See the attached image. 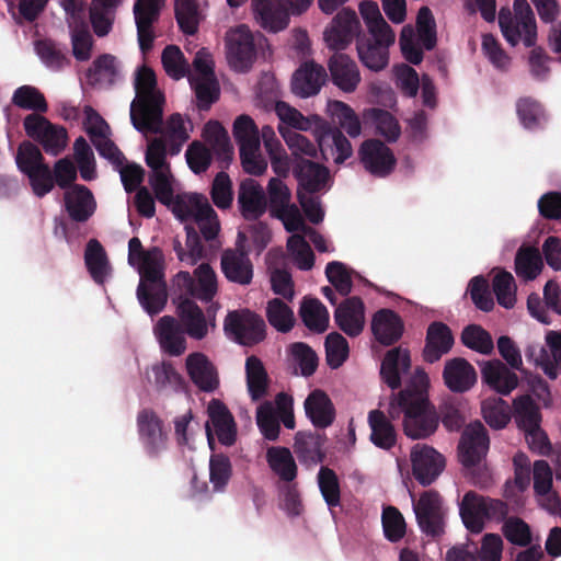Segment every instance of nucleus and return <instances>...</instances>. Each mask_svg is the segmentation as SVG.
<instances>
[{"mask_svg":"<svg viewBox=\"0 0 561 561\" xmlns=\"http://www.w3.org/2000/svg\"><path fill=\"white\" fill-rule=\"evenodd\" d=\"M136 96L130 104V121L144 135L162 131L161 138L169 142L170 156H176L190 138L192 124L180 114H173L162 130L164 96L157 88L154 72L144 66L135 79Z\"/></svg>","mask_w":561,"mask_h":561,"instance_id":"f257e3e1","label":"nucleus"},{"mask_svg":"<svg viewBox=\"0 0 561 561\" xmlns=\"http://www.w3.org/2000/svg\"><path fill=\"white\" fill-rule=\"evenodd\" d=\"M428 375L416 367L405 387L391 397L389 415L394 420L403 413V432L409 438L424 439L438 428L439 414L428 399Z\"/></svg>","mask_w":561,"mask_h":561,"instance_id":"f03ea898","label":"nucleus"},{"mask_svg":"<svg viewBox=\"0 0 561 561\" xmlns=\"http://www.w3.org/2000/svg\"><path fill=\"white\" fill-rule=\"evenodd\" d=\"M274 110L279 119L278 127L285 126L295 131L312 130L318 148L325 160L332 159L335 163L341 164L353 154L352 145L343 133L339 128L332 127L319 115L305 116L283 101H277Z\"/></svg>","mask_w":561,"mask_h":561,"instance_id":"7ed1b4c3","label":"nucleus"},{"mask_svg":"<svg viewBox=\"0 0 561 561\" xmlns=\"http://www.w3.org/2000/svg\"><path fill=\"white\" fill-rule=\"evenodd\" d=\"M161 61L167 75L175 80L188 75L199 107L208 108L218 99L219 85L214 72V59L206 48L196 53L191 72L181 49L175 45H169L163 49Z\"/></svg>","mask_w":561,"mask_h":561,"instance_id":"20e7f679","label":"nucleus"},{"mask_svg":"<svg viewBox=\"0 0 561 561\" xmlns=\"http://www.w3.org/2000/svg\"><path fill=\"white\" fill-rule=\"evenodd\" d=\"M267 192L272 216L279 219L284 228L293 233L286 245H323V237L306 226L299 208L291 203L289 188L280 179L272 178Z\"/></svg>","mask_w":561,"mask_h":561,"instance_id":"39448f33","label":"nucleus"},{"mask_svg":"<svg viewBox=\"0 0 561 561\" xmlns=\"http://www.w3.org/2000/svg\"><path fill=\"white\" fill-rule=\"evenodd\" d=\"M167 207L179 220L194 221L205 241H214L218 238L220 224L206 196L180 192Z\"/></svg>","mask_w":561,"mask_h":561,"instance_id":"423d86ee","label":"nucleus"},{"mask_svg":"<svg viewBox=\"0 0 561 561\" xmlns=\"http://www.w3.org/2000/svg\"><path fill=\"white\" fill-rule=\"evenodd\" d=\"M510 513L508 504L500 499L481 495L474 491L465 493L459 504V515L471 534H480L486 522L500 523Z\"/></svg>","mask_w":561,"mask_h":561,"instance_id":"0eeeda50","label":"nucleus"},{"mask_svg":"<svg viewBox=\"0 0 561 561\" xmlns=\"http://www.w3.org/2000/svg\"><path fill=\"white\" fill-rule=\"evenodd\" d=\"M501 32L511 46L523 43L534 47L537 43V23L535 14L526 0H514L513 10L502 9L499 14Z\"/></svg>","mask_w":561,"mask_h":561,"instance_id":"6e6552de","label":"nucleus"},{"mask_svg":"<svg viewBox=\"0 0 561 561\" xmlns=\"http://www.w3.org/2000/svg\"><path fill=\"white\" fill-rule=\"evenodd\" d=\"M65 208L70 222L65 218L55 219L54 233L68 243L77 242L75 237L76 224L85 222L94 213L96 204L91 191L80 184H75L64 194Z\"/></svg>","mask_w":561,"mask_h":561,"instance_id":"1a4fd4ad","label":"nucleus"},{"mask_svg":"<svg viewBox=\"0 0 561 561\" xmlns=\"http://www.w3.org/2000/svg\"><path fill=\"white\" fill-rule=\"evenodd\" d=\"M436 23L427 7L420 9L416 18V35L411 25L403 26L400 35V48L403 57L411 64L423 60V49L431 50L436 45Z\"/></svg>","mask_w":561,"mask_h":561,"instance_id":"9d476101","label":"nucleus"},{"mask_svg":"<svg viewBox=\"0 0 561 561\" xmlns=\"http://www.w3.org/2000/svg\"><path fill=\"white\" fill-rule=\"evenodd\" d=\"M413 512L420 530L431 538L445 534L447 510L442 495L435 490H427L416 500L411 493Z\"/></svg>","mask_w":561,"mask_h":561,"instance_id":"9b49d317","label":"nucleus"},{"mask_svg":"<svg viewBox=\"0 0 561 561\" xmlns=\"http://www.w3.org/2000/svg\"><path fill=\"white\" fill-rule=\"evenodd\" d=\"M196 278L188 272L181 271L173 278L174 302L183 297L208 302L218 291L217 276L207 263H202L195 271Z\"/></svg>","mask_w":561,"mask_h":561,"instance_id":"f8f14e48","label":"nucleus"},{"mask_svg":"<svg viewBox=\"0 0 561 561\" xmlns=\"http://www.w3.org/2000/svg\"><path fill=\"white\" fill-rule=\"evenodd\" d=\"M262 36L259 34L257 38ZM256 36L249 26L241 24L230 28L225 36L226 58L237 72L249 71L256 58Z\"/></svg>","mask_w":561,"mask_h":561,"instance_id":"ddd939ff","label":"nucleus"},{"mask_svg":"<svg viewBox=\"0 0 561 561\" xmlns=\"http://www.w3.org/2000/svg\"><path fill=\"white\" fill-rule=\"evenodd\" d=\"M227 335L244 346L261 343L266 336V324L261 316L249 309L229 311L224 321Z\"/></svg>","mask_w":561,"mask_h":561,"instance_id":"4468645a","label":"nucleus"},{"mask_svg":"<svg viewBox=\"0 0 561 561\" xmlns=\"http://www.w3.org/2000/svg\"><path fill=\"white\" fill-rule=\"evenodd\" d=\"M25 134L50 156H59L67 147L68 131L39 114H28L23 121Z\"/></svg>","mask_w":561,"mask_h":561,"instance_id":"2eb2a0df","label":"nucleus"},{"mask_svg":"<svg viewBox=\"0 0 561 561\" xmlns=\"http://www.w3.org/2000/svg\"><path fill=\"white\" fill-rule=\"evenodd\" d=\"M139 440L150 457L159 456L168 446V431L160 416L149 408L141 409L136 417Z\"/></svg>","mask_w":561,"mask_h":561,"instance_id":"dca6fc26","label":"nucleus"},{"mask_svg":"<svg viewBox=\"0 0 561 561\" xmlns=\"http://www.w3.org/2000/svg\"><path fill=\"white\" fill-rule=\"evenodd\" d=\"M208 422L205 430L210 449H215L213 432L218 442L225 446H232L237 440V424L232 413L219 399H211L207 407Z\"/></svg>","mask_w":561,"mask_h":561,"instance_id":"f3484780","label":"nucleus"},{"mask_svg":"<svg viewBox=\"0 0 561 561\" xmlns=\"http://www.w3.org/2000/svg\"><path fill=\"white\" fill-rule=\"evenodd\" d=\"M411 462L413 477L423 486L432 484L445 468L443 455L425 444L412 448Z\"/></svg>","mask_w":561,"mask_h":561,"instance_id":"a211bd4d","label":"nucleus"},{"mask_svg":"<svg viewBox=\"0 0 561 561\" xmlns=\"http://www.w3.org/2000/svg\"><path fill=\"white\" fill-rule=\"evenodd\" d=\"M358 156L364 169L378 178L390 174L397 163L392 150L377 139L365 140L358 149Z\"/></svg>","mask_w":561,"mask_h":561,"instance_id":"6ab92c4d","label":"nucleus"},{"mask_svg":"<svg viewBox=\"0 0 561 561\" xmlns=\"http://www.w3.org/2000/svg\"><path fill=\"white\" fill-rule=\"evenodd\" d=\"M489 435L479 421L466 426L459 442L460 461L467 467H473L483 459L489 450Z\"/></svg>","mask_w":561,"mask_h":561,"instance_id":"aec40b11","label":"nucleus"},{"mask_svg":"<svg viewBox=\"0 0 561 561\" xmlns=\"http://www.w3.org/2000/svg\"><path fill=\"white\" fill-rule=\"evenodd\" d=\"M251 10L256 24L271 33L285 30L290 21L291 12L279 0H251Z\"/></svg>","mask_w":561,"mask_h":561,"instance_id":"412c9836","label":"nucleus"},{"mask_svg":"<svg viewBox=\"0 0 561 561\" xmlns=\"http://www.w3.org/2000/svg\"><path fill=\"white\" fill-rule=\"evenodd\" d=\"M161 0H136L134 16L139 47L142 53L152 48L157 37L154 23L158 21Z\"/></svg>","mask_w":561,"mask_h":561,"instance_id":"4be33fe9","label":"nucleus"},{"mask_svg":"<svg viewBox=\"0 0 561 561\" xmlns=\"http://www.w3.org/2000/svg\"><path fill=\"white\" fill-rule=\"evenodd\" d=\"M128 262L139 273V282L164 278V255L160 248H128Z\"/></svg>","mask_w":561,"mask_h":561,"instance_id":"5701e85b","label":"nucleus"},{"mask_svg":"<svg viewBox=\"0 0 561 561\" xmlns=\"http://www.w3.org/2000/svg\"><path fill=\"white\" fill-rule=\"evenodd\" d=\"M225 277L242 286L250 285L253 279V264L245 248H227L220 260Z\"/></svg>","mask_w":561,"mask_h":561,"instance_id":"b1692460","label":"nucleus"},{"mask_svg":"<svg viewBox=\"0 0 561 561\" xmlns=\"http://www.w3.org/2000/svg\"><path fill=\"white\" fill-rule=\"evenodd\" d=\"M238 208L247 220H256L267 209V198L263 186L253 179L243 180L238 188Z\"/></svg>","mask_w":561,"mask_h":561,"instance_id":"393cba45","label":"nucleus"},{"mask_svg":"<svg viewBox=\"0 0 561 561\" xmlns=\"http://www.w3.org/2000/svg\"><path fill=\"white\" fill-rule=\"evenodd\" d=\"M412 366L411 354L408 348L396 346L386 352L380 365V378L391 390L400 389L402 376L407 375Z\"/></svg>","mask_w":561,"mask_h":561,"instance_id":"a878e982","label":"nucleus"},{"mask_svg":"<svg viewBox=\"0 0 561 561\" xmlns=\"http://www.w3.org/2000/svg\"><path fill=\"white\" fill-rule=\"evenodd\" d=\"M455 339L450 328L442 322L434 321L428 324L425 336V345L422 351L423 360L428 364L438 362L453 348Z\"/></svg>","mask_w":561,"mask_h":561,"instance_id":"bb28decb","label":"nucleus"},{"mask_svg":"<svg viewBox=\"0 0 561 561\" xmlns=\"http://www.w3.org/2000/svg\"><path fill=\"white\" fill-rule=\"evenodd\" d=\"M160 348L169 356H181L186 351L185 332L172 316L161 317L153 328Z\"/></svg>","mask_w":561,"mask_h":561,"instance_id":"cd10ccee","label":"nucleus"},{"mask_svg":"<svg viewBox=\"0 0 561 561\" xmlns=\"http://www.w3.org/2000/svg\"><path fill=\"white\" fill-rule=\"evenodd\" d=\"M334 321L346 335L358 336L365 327V305L362 298L353 296L341 302L334 311Z\"/></svg>","mask_w":561,"mask_h":561,"instance_id":"c85d7f7f","label":"nucleus"},{"mask_svg":"<svg viewBox=\"0 0 561 561\" xmlns=\"http://www.w3.org/2000/svg\"><path fill=\"white\" fill-rule=\"evenodd\" d=\"M330 77L344 93H353L360 83V71L356 62L345 54H334L328 61Z\"/></svg>","mask_w":561,"mask_h":561,"instance_id":"c756f323","label":"nucleus"},{"mask_svg":"<svg viewBox=\"0 0 561 561\" xmlns=\"http://www.w3.org/2000/svg\"><path fill=\"white\" fill-rule=\"evenodd\" d=\"M443 379L451 392L463 393L477 382V373L467 359L455 357L445 363Z\"/></svg>","mask_w":561,"mask_h":561,"instance_id":"7c9ffc66","label":"nucleus"},{"mask_svg":"<svg viewBox=\"0 0 561 561\" xmlns=\"http://www.w3.org/2000/svg\"><path fill=\"white\" fill-rule=\"evenodd\" d=\"M325 80V69L313 61H307L294 73L291 90L299 98H310L319 93Z\"/></svg>","mask_w":561,"mask_h":561,"instance_id":"2f4dec72","label":"nucleus"},{"mask_svg":"<svg viewBox=\"0 0 561 561\" xmlns=\"http://www.w3.org/2000/svg\"><path fill=\"white\" fill-rule=\"evenodd\" d=\"M178 322L182 330L194 340H203L208 334L207 320L199 306L188 297L176 304Z\"/></svg>","mask_w":561,"mask_h":561,"instance_id":"473e14b6","label":"nucleus"},{"mask_svg":"<svg viewBox=\"0 0 561 561\" xmlns=\"http://www.w3.org/2000/svg\"><path fill=\"white\" fill-rule=\"evenodd\" d=\"M404 324L401 317L391 309H380L371 319V332L377 342L385 346L396 344L402 336Z\"/></svg>","mask_w":561,"mask_h":561,"instance_id":"72a5a7b5","label":"nucleus"},{"mask_svg":"<svg viewBox=\"0 0 561 561\" xmlns=\"http://www.w3.org/2000/svg\"><path fill=\"white\" fill-rule=\"evenodd\" d=\"M306 416L316 428H327L335 420L336 411L330 397L321 389L312 390L304 402Z\"/></svg>","mask_w":561,"mask_h":561,"instance_id":"f704fd0d","label":"nucleus"},{"mask_svg":"<svg viewBox=\"0 0 561 561\" xmlns=\"http://www.w3.org/2000/svg\"><path fill=\"white\" fill-rule=\"evenodd\" d=\"M185 364L191 380L199 390L213 392L218 388L216 368L205 354L192 353L186 357Z\"/></svg>","mask_w":561,"mask_h":561,"instance_id":"c9c22d12","label":"nucleus"},{"mask_svg":"<svg viewBox=\"0 0 561 561\" xmlns=\"http://www.w3.org/2000/svg\"><path fill=\"white\" fill-rule=\"evenodd\" d=\"M481 378L491 389L502 396L510 394L518 386V377L500 359L483 363Z\"/></svg>","mask_w":561,"mask_h":561,"instance_id":"e433bc0d","label":"nucleus"},{"mask_svg":"<svg viewBox=\"0 0 561 561\" xmlns=\"http://www.w3.org/2000/svg\"><path fill=\"white\" fill-rule=\"evenodd\" d=\"M136 294L140 306L149 316L159 314L168 302L165 278L139 282Z\"/></svg>","mask_w":561,"mask_h":561,"instance_id":"4c0bfd02","label":"nucleus"},{"mask_svg":"<svg viewBox=\"0 0 561 561\" xmlns=\"http://www.w3.org/2000/svg\"><path fill=\"white\" fill-rule=\"evenodd\" d=\"M358 9L374 41L392 45L396 34L382 19L378 4L374 1H363L359 3Z\"/></svg>","mask_w":561,"mask_h":561,"instance_id":"58836bf2","label":"nucleus"},{"mask_svg":"<svg viewBox=\"0 0 561 561\" xmlns=\"http://www.w3.org/2000/svg\"><path fill=\"white\" fill-rule=\"evenodd\" d=\"M244 369L248 393L252 401H260L268 391L270 377L267 370L262 359L255 355L247 357Z\"/></svg>","mask_w":561,"mask_h":561,"instance_id":"ea45409f","label":"nucleus"},{"mask_svg":"<svg viewBox=\"0 0 561 561\" xmlns=\"http://www.w3.org/2000/svg\"><path fill=\"white\" fill-rule=\"evenodd\" d=\"M370 442L378 448L390 450L397 444V432L391 421L380 410L368 413Z\"/></svg>","mask_w":561,"mask_h":561,"instance_id":"a19ab883","label":"nucleus"},{"mask_svg":"<svg viewBox=\"0 0 561 561\" xmlns=\"http://www.w3.org/2000/svg\"><path fill=\"white\" fill-rule=\"evenodd\" d=\"M261 138L271 160L273 171L279 176L287 175L290 170V161L273 127L270 125L263 126Z\"/></svg>","mask_w":561,"mask_h":561,"instance_id":"79ce46f5","label":"nucleus"},{"mask_svg":"<svg viewBox=\"0 0 561 561\" xmlns=\"http://www.w3.org/2000/svg\"><path fill=\"white\" fill-rule=\"evenodd\" d=\"M107 160L111 161L121 176L126 191H133L142 181L144 170L137 164L124 163V157L116 146L107 140Z\"/></svg>","mask_w":561,"mask_h":561,"instance_id":"37998d69","label":"nucleus"},{"mask_svg":"<svg viewBox=\"0 0 561 561\" xmlns=\"http://www.w3.org/2000/svg\"><path fill=\"white\" fill-rule=\"evenodd\" d=\"M513 411L515 422L520 430H535L540 426V409L530 394L516 397L513 401Z\"/></svg>","mask_w":561,"mask_h":561,"instance_id":"c03bdc74","label":"nucleus"},{"mask_svg":"<svg viewBox=\"0 0 561 561\" xmlns=\"http://www.w3.org/2000/svg\"><path fill=\"white\" fill-rule=\"evenodd\" d=\"M543 268L540 248H518L515 256V273L526 282L534 280Z\"/></svg>","mask_w":561,"mask_h":561,"instance_id":"a18cd8bd","label":"nucleus"},{"mask_svg":"<svg viewBox=\"0 0 561 561\" xmlns=\"http://www.w3.org/2000/svg\"><path fill=\"white\" fill-rule=\"evenodd\" d=\"M297 178L301 192L312 194L325 188L329 182L327 168L311 161H305L299 165Z\"/></svg>","mask_w":561,"mask_h":561,"instance_id":"49530a36","label":"nucleus"},{"mask_svg":"<svg viewBox=\"0 0 561 561\" xmlns=\"http://www.w3.org/2000/svg\"><path fill=\"white\" fill-rule=\"evenodd\" d=\"M299 314L305 325L313 332L322 333L329 327V311L317 298H305L301 302Z\"/></svg>","mask_w":561,"mask_h":561,"instance_id":"de8ad7c7","label":"nucleus"},{"mask_svg":"<svg viewBox=\"0 0 561 561\" xmlns=\"http://www.w3.org/2000/svg\"><path fill=\"white\" fill-rule=\"evenodd\" d=\"M270 468L286 482H291L297 477V465L287 447H270L266 453Z\"/></svg>","mask_w":561,"mask_h":561,"instance_id":"09e8293b","label":"nucleus"},{"mask_svg":"<svg viewBox=\"0 0 561 561\" xmlns=\"http://www.w3.org/2000/svg\"><path fill=\"white\" fill-rule=\"evenodd\" d=\"M149 184L154 192L157 199L168 206L180 193L179 182L173 176L171 169L150 172Z\"/></svg>","mask_w":561,"mask_h":561,"instance_id":"8fccbe9b","label":"nucleus"},{"mask_svg":"<svg viewBox=\"0 0 561 561\" xmlns=\"http://www.w3.org/2000/svg\"><path fill=\"white\" fill-rule=\"evenodd\" d=\"M327 114L337 121L341 128H343L348 136L358 137L360 135L362 125L359 117L346 103L336 100L328 101Z\"/></svg>","mask_w":561,"mask_h":561,"instance_id":"3c124183","label":"nucleus"},{"mask_svg":"<svg viewBox=\"0 0 561 561\" xmlns=\"http://www.w3.org/2000/svg\"><path fill=\"white\" fill-rule=\"evenodd\" d=\"M390 45L375 41V43H358V57L363 65L373 71H380L388 66Z\"/></svg>","mask_w":561,"mask_h":561,"instance_id":"603ef678","label":"nucleus"},{"mask_svg":"<svg viewBox=\"0 0 561 561\" xmlns=\"http://www.w3.org/2000/svg\"><path fill=\"white\" fill-rule=\"evenodd\" d=\"M12 103L27 111H33L32 114H44L48 111V104L44 94L33 85H21L12 95Z\"/></svg>","mask_w":561,"mask_h":561,"instance_id":"864d4df0","label":"nucleus"},{"mask_svg":"<svg viewBox=\"0 0 561 561\" xmlns=\"http://www.w3.org/2000/svg\"><path fill=\"white\" fill-rule=\"evenodd\" d=\"M481 412L486 424L494 430L504 428L511 420L510 405L497 397L483 400Z\"/></svg>","mask_w":561,"mask_h":561,"instance_id":"5fc2aeb1","label":"nucleus"},{"mask_svg":"<svg viewBox=\"0 0 561 561\" xmlns=\"http://www.w3.org/2000/svg\"><path fill=\"white\" fill-rule=\"evenodd\" d=\"M83 113H84L83 128H84L85 133L89 135L99 156L101 158H105V121L90 105L84 106Z\"/></svg>","mask_w":561,"mask_h":561,"instance_id":"6e6d98bb","label":"nucleus"},{"mask_svg":"<svg viewBox=\"0 0 561 561\" xmlns=\"http://www.w3.org/2000/svg\"><path fill=\"white\" fill-rule=\"evenodd\" d=\"M320 493L330 510L341 505V486L335 471L322 466L317 474Z\"/></svg>","mask_w":561,"mask_h":561,"instance_id":"4d7b16f0","label":"nucleus"},{"mask_svg":"<svg viewBox=\"0 0 561 561\" xmlns=\"http://www.w3.org/2000/svg\"><path fill=\"white\" fill-rule=\"evenodd\" d=\"M266 318L268 323L282 333L289 332L295 324L293 309L280 298H273L267 302Z\"/></svg>","mask_w":561,"mask_h":561,"instance_id":"13d9d810","label":"nucleus"},{"mask_svg":"<svg viewBox=\"0 0 561 561\" xmlns=\"http://www.w3.org/2000/svg\"><path fill=\"white\" fill-rule=\"evenodd\" d=\"M232 477L230 458L222 453H213L209 458V480L216 492L226 490Z\"/></svg>","mask_w":561,"mask_h":561,"instance_id":"bf43d9fd","label":"nucleus"},{"mask_svg":"<svg viewBox=\"0 0 561 561\" xmlns=\"http://www.w3.org/2000/svg\"><path fill=\"white\" fill-rule=\"evenodd\" d=\"M460 340L466 347L484 355L491 354L494 348L491 334L479 324L465 327Z\"/></svg>","mask_w":561,"mask_h":561,"instance_id":"052dcab7","label":"nucleus"},{"mask_svg":"<svg viewBox=\"0 0 561 561\" xmlns=\"http://www.w3.org/2000/svg\"><path fill=\"white\" fill-rule=\"evenodd\" d=\"M73 158L78 165L80 176L84 181H91L95 179V159L91 146L88 144L84 137L80 136L75 140L73 144Z\"/></svg>","mask_w":561,"mask_h":561,"instance_id":"680f3d73","label":"nucleus"},{"mask_svg":"<svg viewBox=\"0 0 561 561\" xmlns=\"http://www.w3.org/2000/svg\"><path fill=\"white\" fill-rule=\"evenodd\" d=\"M233 137L239 146V149L261 145V131L257 129L254 121L245 114L236 118L233 123Z\"/></svg>","mask_w":561,"mask_h":561,"instance_id":"e2e57ef3","label":"nucleus"},{"mask_svg":"<svg viewBox=\"0 0 561 561\" xmlns=\"http://www.w3.org/2000/svg\"><path fill=\"white\" fill-rule=\"evenodd\" d=\"M381 523L383 535L390 542H398L405 536L407 524L403 515L397 507H383Z\"/></svg>","mask_w":561,"mask_h":561,"instance_id":"0e129e2a","label":"nucleus"},{"mask_svg":"<svg viewBox=\"0 0 561 561\" xmlns=\"http://www.w3.org/2000/svg\"><path fill=\"white\" fill-rule=\"evenodd\" d=\"M492 286L499 305L506 309L513 308L516 302V284L513 275L505 271L496 274Z\"/></svg>","mask_w":561,"mask_h":561,"instance_id":"69168bd1","label":"nucleus"},{"mask_svg":"<svg viewBox=\"0 0 561 561\" xmlns=\"http://www.w3.org/2000/svg\"><path fill=\"white\" fill-rule=\"evenodd\" d=\"M481 49L484 57L495 69L500 71H507L510 69L511 57L492 34L482 35Z\"/></svg>","mask_w":561,"mask_h":561,"instance_id":"338daca9","label":"nucleus"},{"mask_svg":"<svg viewBox=\"0 0 561 561\" xmlns=\"http://www.w3.org/2000/svg\"><path fill=\"white\" fill-rule=\"evenodd\" d=\"M503 522L502 533L513 545L527 547L531 542L529 525L519 517H506Z\"/></svg>","mask_w":561,"mask_h":561,"instance_id":"774afa93","label":"nucleus"}]
</instances>
